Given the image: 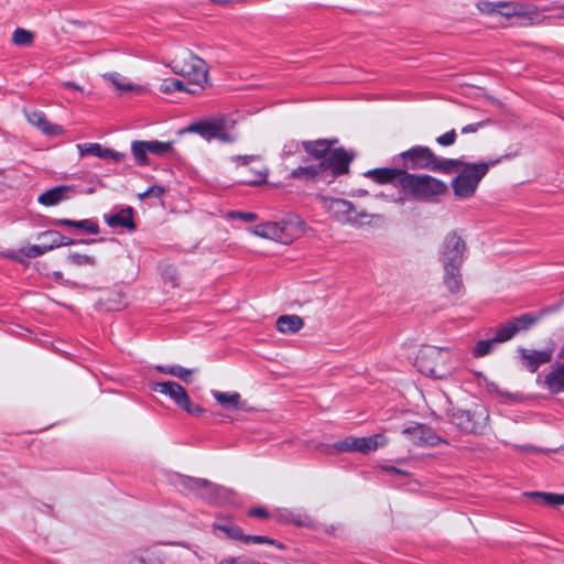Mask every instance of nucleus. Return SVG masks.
Segmentation results:
<instances>
[{
  "label": "nucleus",
  "mask_w": 564,
  "mask_h": 564,
  "mask_svg": "<svg viewBox=\"0 0 564 564\" xmlns=\"http://www.w3.org/2000/svg\"><path fill=\"white\" fill-rule=\"evenodd\" d=\"M34 35L32 32L18 28L12 35V41L15 45L28 46L32 43Z\"/></svg>",
  "instance_id": "nucleus-37"
},
{
  "label": "nucleus",
  "mask_w": 564,
  "mask_h": 564,
  "mask_svg": "<svg viewBox=\"0 0 564 564\" xmlns=\"http://www.w3.org/2000/svg\"><path fill=\"white\" fill-rule=\"evenodd\" d=\"M235 120L228 117V121L225 124H220L218 135H216V139L230 143L236 140V137L229 133V130L235 127Z\"/></svg>",
  "instance_id": "nucleus-39"
},
{
  "label": "nucleus",
  "mask_w": 564,
  "mask_h": 564,
  "mask_svg": "<svg viewBox=\"0 0 564 564\" xmlns=\"http://www.w3.org/2000/svg\"><path fill=\"white\" fill-rule=\"evenodd\" d=\"M384 469H386L387 471H389V473H393V474H398V475H408V473H406V471L401 470V469H399V468H397V467H394V466H389V467H386Z\"/></svg>",
  "instance_id": "nucleus-62"
},
{
  "label": "nucleus",
  "mask_w": 564,
  "mask_h": 564,
  "mask_svg": "<svg viewBox=\"0 0 564 564\" xmlns=\"http://www.w3.org/2000/svg\"><path fill=\"white\" fill-rule=\"evenodd\" d=\"M63 86L83 93V88L79 85L75 84L74 82H65V83H63Z\"/></svg>",
  "instance_id": "nucleus-60"
},
{
  "label": "nucleus",
  "mask_w": 564,
  "mask_h": 564,
  "mask_svg": "<svg viewBox=\"0 0 564 564\" xmlns=\"http://www.w3.org/2000/svg\"><path fill=\"white\" fill-rule=\"evenodd\" d=\"M402 191L416 200H432L447 192V185L427 174H411L405 172L399 180Z\"/></svg>",
  "instance_id": "nucleus-5"
},
{
  "label": "nucleus",
  "mask_w": 564,
  "mask_h": 564,
  "mask_svg": "<svg viewBox=\"0 0 564 564\" xmlns=\"http://www.w3.org/2000/svg\"><path fill=\"white\" fill-rule=\"evenodd\" d=\"M165 189L160 185H152L145 191V195L149 197L160 198L164 194Z\"/></svg>",
  "instance_id": "nucleus-53"
},
{
  "label": "nucleus",
  "mask_w": 564,
  "mask_h": 564,
  "mask_svg": "<svg viewBox=\"0 0 564 564\" xmlns=\"http://www.w3.org/2000/svg\"><path fill=\"white\" fill-rule=\"evenodd\" d=\"M67 259L70 263L75 264V265H95L96 264V260L94 257L91 256H87V254H79L77 252H69V254L67 256Z\"/></svg>",
  "instance_id": "nucleus-43"
},
{
  "label": "nucleus",
  "mask_w": 564,
  "mask_h": 564,
  "mask_svg": "<svg viewBox=\"0 0 564 564\" xmlns=\"http://www.w3.org/2000/svg\"><path fill=\"white\" fill-rule=\"evenodd\" d=\"M228 121V116H218L209 120L194 123L188 130L198 133L206 140L216 139L218 135L220 124H225Z\"/></svg>",
  "instance_id": "nucleus-17"
},
{
  "label": "nucleus",
  "mask_w": 564,
  "mask_h": 564,
  "mask_svg": "<svg viewBox=\"0 0 564 564\" xmlns=\"http://www.w3.org/2000/svg\"><path fill=\"white\" fill-rule=\"evenodd\" d=\"M213 530L217 534V532H221L226 538L231 540H237L243 543L245 533L241 528L232 523L231 521H219L213 524Z\"/></svg>",
  "instance_id": "nucleus-27"
},
{
  "label": "nucleus",
  "mask_w": 564,
  "mask_h": 564,
  "mask_svg": "<svg viewBox=\"0 0 564 564\" xmlns=\"http://www.w3.org/2000/svg\"><path fill=\"white\" fill-rule=\"evenodd\" d=\"M319 204L333 219L340 224L361 225V219L369 216L365 210L357 212L355 205L343 198L318 196Z\"/></svg>",
  "instance_id": "nucleus-8"
},
{
  "label": "nucleus",
  "mask_w": 564,
  "mask_h": 564,
  "mask_svg": "<svg viewBox=\"0 0 564 564\" xmlns=\"http://www.w3.org/2000/svg\"><path fill=\"white\" fill-rule=\"evenodd\" d=\"M138 197H139V199H145V198H148L149 196H148V195H145V192H143V193H140V194L138 195Z\"/></svg>",
  "instance_id": "nucleus-63"
},
{
  "label": "nucleus",
  "mask_w": 564,
  "mask_h": 564,
  "mask_svg": "<svg viewBox=\"0 0 564 564\" xmlns=\"http://www.w3.org/2000/svg\"><path fill=\"white\" fill-rule=\"evenodd\" d=\"M406 171L401 169H390V167H381L373 169L365 173V176L373 178L376 182L380 184H387L395 182L399 185V180L402 174Z\"/></svg>",
  "instance_id": "nucleus-23"
},
{
  "label": "nucleus",
  "mask_w": 564,
  "mask_h": 564,
  "mask_svg": "<svg viewBox=\"0 0 564 564\" xmlns=\"http://www.w3.org/2000/svg\"><path fill=\"white\" fill-rule=\"evenodd\" d=\"M513 322H516L517 328H519V332L529 329L532 325H534L538 322V317L531 315V314H523L518 317L512 318Z\"/></svg>",
  "instance_id": "nucleus-44"
},
{
  "label": "nucleus",
  "mask_w": 564,
  "mask_h": 564,
  "mask_svg": "<svg viewBox=\"0 0 564 564\" xmlns=\"http://www.w3.org/2000/svg\"><path fill=\"white\" fill-rule=\"evenodd\" d=\"M299 147H300V144H299V143H296V142H292V143H290V144L285 145V148H284V154H285V155H289V154H291V153H293V152L297 151V150H299Z\"/></svg>",
  "instance_id": "nucleus-59"
},
{
  "label": "nucleus",
  "mask_w": 564,
  "mask_h": 564,
  "mask_svg": "<svg viewBox=\"0 0 564 564\" xmlns=\"http://www.w3.org/2000/svg\"><path fill=\"white\" fill-rule=\"evenodd\" d=\"M253 234L261 238L270 239L283 245L291 243L295 237L292 232V225L290 223L259 224L253 228Z\"/></svg>",
  "instance_id": "nucleus-11"
},
{
  "label": "nucleus",
  "mask_w": 564,
  "mask_h": 564,
  "mask_svg": "<svg viewBox=\"0 0 564 564\" xmlns=\"http://www.w3.org/2000/svg\"><path fill=\"white\" fill-rule=\"evenodd\" d=\"M59 232L56 230H47L40 232L37 235V240L41 241L42 246H45L46 251L53 250L57 248V238L53 237V235H58Z\"/></svg>",
  "instance_id": "nucleus-40"
},
{
  "label": "nucleus",
  "mask_w": 564,
  "mask_h": 564,
  "mask_svg": "<svg viewBox=\"0 0 564 564\" xmlns=\"http://www.w3.org/2000/svg\"><path fill=\"white\" fill-rule=\"evenodd\" d=\"M187 89H194L192 86H186L181 79L169 78L162 82L160 85V91L163 94H172L175 91H186Z\"/></svg>",
  "instance_id": "nucleus-33"
},
{
  "label": "nucleus",
  "mask_w": 564,
  "mask_h": 564,
  "mask_svg": "<svg viewBox=\"0 0 564 564\" xmlns=\"http://www.w3.org/2000/svg\"><path fill=\"white\" fill-rule=\"evenodd\" d=\"M275 326L282 334H294L303 328L304 322L297 315H282L276 319Z\"/></svg>",
  "instance_id": "nucleus-26"
},
{
  "label": "nucleus",
  "mask_w": 564,
  "mask_h": 564,
  "mask_svg": "<svg viewBox=\"0 0 564 564\" xmlns=\"http://www.w3.org/2000/svg\"><path fill=\"white\" fill-rule=\"evenodd\" d=\"M104 219L110 228H124L129 231L135 229V224L133 221V208L130 206L121 208L118 212L105 214Z\"/></svg>",
  "instance_id": "nucleus-15"
},
{
  "label": "nucleus",
  "mask_w": 564,
  "mask_h": 564,
  "mask_svg": "<svg viewBox=\"0 0 564 564\" xmlns=\"http://www.w3.org/2000/svg\"><path fill=\"white\" fill-rule=\"evenodd\" d=\"M165 557L162 550L158 547L148 549L144 554L135 556L130 564H164Z\"/></svg>",
  "instance_id": "nucleus-30"
},
{
  "label": "nucleus",
  "mask_w": 564,
  "mask_h": 564,
  "mask_svg": "<svg viewBox=\"0 0 564 564\" xmlns=\"http://www.w3.org/2000/svg\"><path fill=\"white\" fill-rule=\"evenodd\" d=\"M155 370H158L161 373L177 377L181 380H183L185 383L192 382V375L195 372V369L184 368L180 365L156 366Z\"/></svg>",
  "instance_id": "nucleus-29"
},
{
  "label": "nucleus",
  "mask_w": 564,
  "mask_h": 564,
  "mask_svg": "<svg viewBox=\"0 0 564 564\" xmlns=\"http://www.w3.org/2000/svg\"><path fill=\"white\" fill-rule=\"evenodd\" d=\"M28 121L39 128L47 135H57L62 133L63 128L58 124H52L42 111H31L26 113Z\"/></svg>",
  "instance_id": "nucleus-22"
},
{
  "label": "nucleus",
  "mask_w": 564,
  "mask_h": 564,
  "mask_svg": "<svg viewBox=\"0 0 564 564\" xmlns=\"http://www.w3.org/2000/svg\"><path fill=\"white\" fill-rule=\"evenodd\" d=\"M258 159L259 156L257 155H237L232 158L234 161L239 162L243 166L248 165L250 162H253Z\"/></svg>",
  "instance_id": "nucleus-54"
},
{
  "label": "nucleus",
  "mask_w": 564,
  "mask_h": 564,
  "mask_svg": "<svg viewBox=\"0 0 564 564\" xmlns=\"http://www.w3.org/2000/svg\"><path fill=\"white\" fill-rule=\"evenodd\" d=\"M178 484L191 492L202 498L207 502H218L221 491V487L208 481L203 478H193L188 476H178Z\"/></svg>",
  "instance_id": "nucleus-10"
},
{
  "label": "nucleus",
  "mask_w": 564,
  "mask_h": 564,
  "mask_svg": "<svg viewBox=\"0 0 564 564\" xmlns=\"http://www.w3.org/2000/svg\"><path fill=\"white\" fill-rule=\"evenodd\" d=\"M102 145L100 143L77 144L80 156L93 155L100 159Z\"/></svg>",
  "instance_id": "nucleus-41"
},
{
  "label": "nucleus",
  "mask_w": 564,
  "mask_h": 564,
  "mask_svg": "<svg viewBox=\"0 0 564 564\" xmlns=\"http://www.w3.org/2000/svg\"><path fill=\"white\" fill-rule=\"evenodd\" d=\"M147 149L155 155H164L173 150V142H162L158 140L145 141Z\"/></svg>",
  "instance_id": "nucleus-35"
},
{
  "label": "nucleus",
  "mask_w": 564,
  "mask_h": 564,
  "mask_svg": "<svg viewBox=\"0 0 564 564\" xmlns=\"http://www.w3.org/2000/svg\"><path fill=\"white\" fill-rule=\"evenodd\" d=\"M230 218H238L246 223H251L257 219V215L253 213H245V212H230L229 213Z\"/></svg>",
  "instance_id": "nucleus-52"
},
{
  "label": "nucleus",
  "mask_w": 564,
  "mask_h": 564,
  "mask_svg": "<svg viewBox=\"0 0 564 564\" xmlns=\"http://www.w3.org/2000/svg\"><path fill=\"white\" fill-rule=\"evenodd\" d=\"M517 448L520 451H523V452H528V453H533V452L538 451V448L534 447L533 445H520V446H517Z\"/></svg>",
  "instance_id": "nucleus-61"
},
{
  "label": "nucleus",
  "mask_w": 564,
  "mask_h": 564,
  "mask_svg": "<svg viewBox=\"0 0 564 564\" xmlns=\"http://www.w3.org/2000/svg\"><path fill=\"white\" fill-rule=\"evenodd\" d=\"M451 422L465 433L481 434L488 425L489 413L484 404L477 403L470 409L453 408Z\"/></svg>",
  "instance_id": "nucleus-6"
},
{
  "label": "nucleus",
  "mask_w": 564,
  "mask_h": 564,
  "mask_svg": "<svg viewBox=\"0 0 564 564\" xmlns=\"http://www.w3.org/2000/svg\"><path fill=\"white\" fill-rule=\"evenodd\" d=\"M127 158V153L115 151L102 145L100 159L112 162H122Z\"/></svg>",
  "instance_id": "nucleus-45"
},
{
  "label": "nucleus",
  "mask_w": 564,
  "mask_h": 564,
  "mask_svg": "<svg viewBox=\"0 0 564 564\" xmlns=\"http://www.w3.org/2000/svg\"><path fill=\"white\" fill-rule=\"evenodd\" d=\"M462 265H443V282L453 294H457L463 290V278L460 273Z\"/></svg>",
  "instance_id": "nucleus-19"
},
{
  "label": "nucleus",
  "mask_w": 564,
  "mask_h": 564,
  "mask_svg": "<svg viewBox=\"0 0 564 564\" xmlns=\"http://www.w3.org/2000/svg\"><path fill=\"white\" fill-rule=\"evenodd\" d=\"M249 516L257 517V518H267L268 511L264 508H252L249 511Z\"/></svg>",
  "instance_id": "nucleus-58"
},
{
  "label": "nucleus",
  "mask_w": 564,
  "mask_h": 564,
  "mask_svg": "<svg viewBox=\"0 0 564 564\" xmlns=\"http://www.w3.org/2000/svg\"><path fill=\"white\" fill-rule=\"evenodd\" d=\"M69 191L70 188L66 185L55 186L41 194L37 200L44 206H54L67 199Z\"/></svg>",
  "instance_id": "nucleus-24"
},
{
  "label": "nucleus",
  "mask_w": 564,
  "mask_h": 564,
  "mask_svg": "<svg viewBox=\"0 0 564 564\" xmlns=\"http://www.w3.org/2000/svg\"><path fill=\"white\" fill-rule=\"evenodd\" d=\"M105 78L110 80L118 90L128 91L134 88L132 84L126 83L124 78L118 73L106 74Z\"/></svg>",
  "instance_id": "nucleus-42"
},
{
  "label": "nucleus",
  "mask_w": 564,
  "mask_h": 564,
  "mask_svg": "<svg viewBox=\"0 0 564 564\" xmlns=\"http://www.w3.org/2000/svg\"><path fill=\"white\" fill-rule=\"evenodd\" d=\"M456 141V131L452 129L451 131H447L446 133L440 135L436 138V142L442 147H449L453 145Z\"/></svg>",
  "instance_id": "nucleus-48"
},
{
  "label": "nucleus",
  "mask_w": 564,
  "mask_h": 564,
  "mask_svg": "<svg viewBox=\"0 0 564 564\" xmlns=\"http://www.w3.org/2000/svg\"><path fill=\"white\" fill-rule=\"evenodd\" d=\"M243 543L245 544H250V543H257V544H270V545H274L276 546L278 549L280 550H283L284 549V545L282 543H280L279 541H275L273 539H270L265 535H250V534H245V538H243Z\"/></svg>",
  "instance_id": "nucleus-38"
},
{
  "label": "nucleus",
  "mask_w": 564,
  "mask_h": 564,
  "mask_svg": "<svg viewBox=\"0 0 564 564\" xmlns=\"http://www.w3.org/2000/svg\"><path fill=\"white\" fill-rule=\"evenodd\" d=\"M477 7L482 13L494 14L497 13L498 2L481 1Z\"/></svg>",
  "instance_id": "nucleus-51"
},
{
  "label": "nucleus",
  "mask_w": 564,
  "mask_h": 564,
  "mask_svg": "<svg viewBox=\"0 0 564 564\" xmlns=\"http://www.w3.org/2000/svg\"><path fill=\"white\" fill-rule=\"evenodd\" d=\"M152 390L169 397L180 408L187 402L188 399L186 390L175 381L155 382L152 384Z\"/></svg>",
  "instance_id": "nucleus-16"
},
{
  "label": "nucleus",
  "mask_w": 564,
  "mask_h": 564,
  "mask_svg": "<svg viewBox=\"0 0 564 564\" xmlns=\"http://www.w3.org/2000/svg\"><path fill=\"white\" fill-rule=\"evenodd\" d=\"M181 408L184 411H186L188 414L196 415V416L204 413V409L198 404L192 403L189 398L187 399V402H185Z\"/></svg>",
  "instance_id": "nucleus-50"
},
{
  "label": "nucleus",
  "mask_w": 564,
  "mask_h": 564,
  "mask_svg": "<svg viewBox=\"0 0 564 564\" xmlns=\"http://www.w3.org/2000/svg\"><path fill=\"white\" fill-rule=\"evenodd\" d=\"M520 358L523 366L530 371L535 372L540 366L545 365L552 359V350H534L519 348Z\"/></svg>",
  "instance_id": "nucleus-14"
},
{
  "label": "nucleus",
  "mask_w": 564,
  "mask_h": 564,
  "mask_svg": "<svg viewBox=\"0 0 564 564\" xmlns=\"http://www.w3.org/2000/svg\"><path fill=\"white\" fill-rule=\"evenodd\" d=\"M447 358L448 351L446 349L426 346L419 351L415 358V367L425 376L444 378L448 375L445 367Z\"/></svg>",
  "instance_id": "nucleus-7"
},
{
  "label": "nucleus",
  "mask_w": 564,
  "mask_h": 564,
  "mask_svg": "<svg viewBox=\"0 0 564 564\" xmlns=\"http://www.w3.org/2000/svg\"><path fill=\"white\" fill-rule=\"evenodd\" d=\"M497 13L506 17H523L528 13V6L520 2H498Z\"/></svg>",
  "instance_id": "nucleus-28"
},
{
  "label": "nucleus",
  "mask_w": 564,
  "mask_h": 564,
  "mask_svg": "<svg viewBox=\"0 0 564 564\" xmlns=\"http://www.w3.org/2000/svg\"><path fill=\"white\" fill-rule=\"evenodd\" d=\"M53 237L57 238V248L75 243L74 239L63 236L61 232L58 235H53Z\"/></svg>",
  "instance_id": "nucleus-56"
},
{
  "label": "nucleus",
  "mask_w": 564,
  "mask_h": 564,
  "mask_svg": "<svg viewBox=\"0 0 564 564\" xmlns=\"http://www.w3.org/2000/svg\"><path fill=\"white\" fill-rule=\"evenodd\" d=\"M527 496L531 497L535 501L544 502L549 506H560L564 505V494H552V492H542V491H532L527 492Z\"/></svg>",
  "instance_id": "nucleus-31"
},
{
  "label": "nucleus",
  "mask_w": 564,
  "mask_h": 564,
  "mask_svg": "<svg viewBox=\"0 0 564 564\" xmlns=\"http://www.w3.org/2000/svg\"><path fill=\"white\" fill-rule=\"evenodd\" d=\"M402 166L406 170H429L442 174L454 173V170L462 164L460 159L438 158L434 152L423 145H414L400 154Z\"/></svg>",
  "instance_id": "nucleus-1"
},
{
  "label": "nucleus",
  "mask_w": 564,
  "mask_h": 564,
  "mask_svg": "<svg viewBox=\"0 0 564 564\" xmlns=\"http://www.w3.org/2000/svg\"><path fill=\"white\" fill-rule=\"evenodd\" d=\"M465 252V240L456 231H451L444 238L440 261L442 265H463Z\"/></svg>",
  "instance_id": "nucleus-9"
},
{
  "label": "nucleus",
  "mask_w": 564,
  "mask_h": 564,
  "mask_svg": "<svg viewBox=\"0 0 564 564\" xmlns=\"http://www.w3.org/2000/svg\"><path fill=\"white\" fill-rule=\"evenodd\" d=\"M95 241H96L95 239H87V240H82L80 242H83V243H93Z\"/></svg>",
  "instance_id": "nucleus-64"
},
{
  "label": "nucleus",
  "mask_w": 564,
  "mask_h": 564,
  "mask_svg": "<svg viewBox=\"0 0 564 564\" xmlns=\"http://www.w3.org/2000/svg\"><path fill=\"white\" fill-rule=\"evenodd\" d=\"M131 152H132V155L135 160V162L138 163V165H147L149 163V160H148V152L149 150L147 149V145H145V141H139V140H135L131 143Z\"/></svg>",
  "instance_id": "nucleus-34"
},
{
  "label": "nucleus",
  "mask_w": 564,
  "mask_h": 564,
  "mask_svg": "<svg viewBox=\"0 0 564 564\" xmlns=\"http://www.w3.org/2000/svg\"><path fill=\"white\" fill-rule=\"evenodd\" d=\"M404 435L416 446L433 447L445 441L434 430L425 424L412 425L402 431Z\"/></svg>",
  "instance_id": "nucleus-12"
},
{
  "label": "nucleus",
  "mask_w": 564,
  "mask_h": 564,
  "mask_svg": "<svg viewBox=\"0 0 564 564\" xmlns=\"http://www.w3.org/2000/svg\"><path fill=\"white\" fill-rule=\"evenodd\" d=\"M352 160L354 154H349L346 150H337L326 161L310 166H299L291 172V177L315 181L323 178L324 174L329 171V175L336 178L349 172Z\"/></svg>",
  "instance_id": "nucleus-3"
},
{
  "label": "nucleus",
  "mask_w": 564,
  "mask_h": 564,
  "mask_svg": "<svg viewBox=\"0 0 564 564\" xmlns=\"http://www.w3.org/2000/svg\"><path fill=\"white\" fill-rule=\"evenodd\" d=\"M510 155H503L488 162L468 163L460 160L462 164L458 165L454 172H458V175L452 181L451 185L453 192L458 198L471 197L480 181L488 173L490 166L499 164L503 159H509Z\"/></svg>",
  "instance_id": "nucleus-2"
},
{
  "label": "nucleus",
  "mask_w": 564,
  "mask_h": 564,
  "mask_svg": "<svg viewBox=\"0 0 564 564\" xmlns=\"http://www.w3.org/2000/svg\"><path fill=\"white\" fill-rule=\"evenodd\" d=\"M497 344L499 343L496 341L495 337L491 339L479 340L474 347L473 355L477 358L487 356L494 350Z\"/></svg>",
  "instance_id": "nucleus-36"
},
{
  "label": "nucleus",
  "mask_w": 564,
  "mask_h": 564,
  "mask_svg": "<svg viewBox=\"0 0 564 564\" xmlns=\"http://www.w3.org/2000/svg\"><path fill=\"white\" fill-rule=\"evenodd\" d=\"M212 395L224 409L246 410L247 402L241 400V395L238 392H223L218 390H212Z\"/></svg>",
  "instance_id": "nucleus-18"
},
{
  "label": "nucleus",
  "mask_w": 564,
  "mask_h": 564,
  "mask_svg": "<svg viewBox=\"0 0 564 564\" xmlns=\"http://www.w3.org/2000/svg\"><path fill=\"white\" fill-rule=\"evenodd\" d=\"M45 246H42V243H39V245H32V246H29V247H25L24 249H22V252L24 256L29 257V258H37L40 256H43L44 253H46L47 251L45 250Z\"/></svg>",
  "instance_id": "nucleus-46"
},
{
  "label": "nucleus",
  "mask_w": 564,
  "mask_h": 564,
  "mask_svg": "<svg viewBox=\"0 0 564 564\" xmlns=\"http://www.w3.org/2000/svg\"><path fill=\"white\" fill-rule=\"evenodd\" d=\"M484 124H485V122H484V121L467 124V126H465V127L462 129V133L466 134V133L476 132L479 128L484 127Z\"/></svg>",
  "instance_id": "nucleus-57"
},
{
  "label": "nucleus",
  "mask_w": 564,
  "mask_h": 564,
  "mask_svg": "<svg viewBox=\"0 0 564 564\" xmlns=\"http://www.w3.org/2000/svg\"><path fill=\"white\" fill-rule=\"evenodd\" d=\"M177 273H176V270L172 267H169L165 271H164V279L165 280H170L172 282V285L173 286H176V281H177Z\"/></svg>",
  "instance_id": "nucleus-55"
},
{
  "label": "nucleus",
  "mask_w": 564,
  "mask_h": 564,
  "mask_svg": "<svg viewBox=\"0 0 564 564\" xmlns=\"http://www.w3.org/2000/svg\"><path fill=\"white\" fill-rule=\"evenodd\" d=\"M354 437L349 436L334 444V448L339 452H354Z\"/></svg>",
  "instance_id": "nucleus-49"
},
{
  "label": "nucleus",
  "mask_w": 564,
  "mask_h": 564,
  "mask_svg": "<svg viewBox=\"0 0 564 564\" xmlns=\"http://www.w3.org/2000/svg\"><path fill=\"white\" fill-rule=\"evenodd\" d=\"M387 438L382 434H373L366 437H354V452L368 454L376 451L378 447L383 446Z\"/></svg>",
  "instance_id": "nucleus-21"
},
{
  "label": "nucleus",
  "mask_w": 564,
  "mask_h": 564,
  "mask_svg": "<svg viewBox=\"0 0 564 564\" xmlns=\"http://www.w3.org/2000/svg\"><path fill=\"white\" fill-rule=\"evenodd\" d=\"M173 73L188 79V85L194 89H187L191 95L198 94L208 79V69L204 59L188 51H182L170 64Z\"/></svg>",
  "instance_id": "nucleus-4"
},
{
  "label": "nucleus",
  "mask_w": 564,
  "mask_h": 564,
  "mask_svg": "<svg viewBox=\"0 0 564 564\" xmlns=\"http://www.w3.org/2000/svg\"><path fill=\"white\" fill-rule=\"evenodd\" d=\"M267 171H251V175L246 177L242 182L249 185H256L265 182L267 180Z\"/></svg>",
  "instance_id": "nucleus-47"
},
{
  "label": "nucleus",
  "mask_w": 564,
  "mask_h": 564,
  "mask_svg": "<svg viewBox=\"0 0 564 564\" xmlns=\"http://www.w3.org/2000/svg\"><path fill=\"white\" fill-rule=\"evenodd\" d=\"M544 386L553 394L564 392V362L552 366L551 371L545 376Z\"/></svg>",
  "instance_id": "nucleus-20"
},
{
  "label": "nucleus",
  "mask_w": 564,
  "mask_h": 564,
  "mask_svg": "<svg viewBox=\"0 0 564 564\" xmlns=\"http://www.w3.org/2000/svg\"><path fill=\"white\" fill-rule=\"evenodd\" d=\"M337 142V139H318L314 141H303L301 145L307 154L321 162L326 161L337 150H345L344 148L332 149Z\"/></svg>",
  "instance_id": "nucleus-13"
},
{
  "label": "nucleus",
  "mask_w": 564,
  "mask_h": 564,
  "mask_svg": "<svg viewBox=\"0 0 564 564\" xmlns=\"http://www.w3.org/2000/svg\"><path fill=\"white\" fill-rule=\"evenodd\" d=\"M518 333L519 328H517L516 322L510 319L497 328L496 335L494 337L496 338V341L500 344L511 339Z\"/></svg>",
  "instance_id": "nucleus-32"
},
{
  "label": "nucleus",
  "mask_w": 564,
  "mask_h": 564,
  "mask_svg": "<svg viewBox=\"0 0 564 564\" xmlns=\"http://www.w3.org/2000/svg\"><path fill=\"white\" fill-rule=\"evenodd\" d=\"M53 224L55 226H63L83 230L90 235L99 234V225L97 221L93 219H83V220H72L66 218L54 219Z\"/></svg>",
  "instance_id": "nucleus-25"
}]
</instances>
